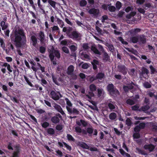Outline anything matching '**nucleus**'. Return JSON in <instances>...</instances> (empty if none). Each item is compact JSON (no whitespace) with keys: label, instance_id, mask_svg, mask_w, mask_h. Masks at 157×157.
Wrapping results in <instances>:
<instances>
[{"label":"nucleus","instance_id":"obj_29","mask_svg":"<svg viewBox=\"0 0 157 157\" xmlns=\"http://www.w3.org/2000/svg\"><path fill=\"white\" fill-rule=\"evenodd\" d=\"M0 25L2 27V30L6 29L7 27V25H6L5 22L3 21H1L0 23Z\"/></svg>","mask_w":157,"mask_h":157},{"label":"nucleus","instance_id":"obj_4","mask_svg":"<svg viewBox=\"0 0 157 157\" xmlns=\"http://www.w3.org/2000/svg\"><path fill=\"white\" fill-rule=\"evenodd\" d=\"M107 90L109 94L112 95H117L119 94L118 90L114 87L112 84H109L107 86Z\"/></svg>","mask_w":157,"mask_h":157},{"label":"nucleus","instance_id":"obj_17","mask_svg":"<svg viewBox=\"0 0 157 157\" xmlns=\"http://www.w3.org/2000/svg\"><path fill=\"white\" fill-rule=\"evenodd\" d=\"M134 85V84L132 82L128 85V86H124L123 89L125 92H127L128 91L129 89H132L133 87V86Z\"/></svg>","mask_w":157,"mask_h":157},{"label":"nucleus","instance_id":"obj_24","mask_svg":"<svg viewBox=\"0 0 157 157\" xmlns=\"http://www.w3.org/2000/svg\"><path fill=\"white\" fill-rule=\"evenodd\" d=\"M150 107L149 105H146L145 106L142 107L139 109V110L140 111H143L145 113L147 112L148 110L149 109Z\"/></svg>","mask_w":157,"mask_h":157},{"label":"nucleus","instance_id":"obj_16","mask_svg":"<svg viewBox=\"0 0 157 157\" xmlns=\"http://www.w3.org/2000/svg\"><path fill=\"white\" fill-rule=\"evenodd\" d=\"M31 40L32 41L33 45L35 47H36L37 43V40L36 36L31 35Z\"/></svg>","mask_w":157,"mask_h":157},{"label":"nucleus","instance_id":"obj_15","mask_svg":"<svg viewBox=\"0 0 157 157\" xmlns=\"http://www.w3.org/2000/svg\"><path fill=\"white\" fill-rule=\"evenodd\" d=\"M74 70V67L72 65L69 66L67 69V74L69 75H72Z\"/></svg>","mask_w":157,"mask_h":157},{"label":"nucleus","instance_id":"obj_40","mask_svg":"<svg viewBox=\"0 0 157 157\" xmlns=\"http://www.w3.org/2000/svg\"><path fill=\"white\" fill-rule=\"evenodd\" d=\"M136 150V152L139 154L144 155L146 154L145 152L144 151L142 150L139 148H137Z\"/></svg>","mask_w":157,"mask_h":157},{"label":"nucleus","instance_id":"obj_30","mask_svg":"<svg viewBox=\"0 0 157 157\" xmlns=\"http://www.w3.org/2000/svg\"><path fill=\"white\" fill-rule=\"evenodd\" d=\"M48 2L52 7L54 8H56V2L52 0H48Z\"/></svg>","mask_w":157,"mask_h":157},{"label":"nucleus","instance_id":"obj_33","mask_svg":"<svg viewBox=\"0 0 157 157\" xmlns=\"http://www.w3.org/2000/svg\"><path fill=\"white\" fill-rule=\"evenodd\" d=\"M108 106L111 110L115 109V105L113 102L109 103L108 104Z\"/></svg>","mask_w":157,"mask_h":157},{"label":"nucleus","instance_id":"obj_59","mask_svg":"<svg viewBox=\"0 0 157 157\" xmlns=\"http://www.w3.org/2000/svg\"><path fill=\"white\" fill-rule=\"evenodd\" d=\"M95 29L100 34H102V31L99 27H98L97 26H96L95 27Z\"/></svg>","mask_w":157,"mask_h":157},{"label":"nucleus","instance_id":"obj_18","mask_svg":"<svg viewBox=\"0 0 157 157\" xmlns=\"http://www.w3.org/2000/svg\"><path fill=\"white\" fill-rule=\"evenodd\" d=\"M91 50L95 54L100 55L101 53L97 48L95 45H93L91 48Z\"/></svg>","mask_w":157,"mask_h":157},{"label":"nucleus","instance_id":"obj_7","mask_svg":"<svg viewBox=\"0 0 157 157\" xmlns=\"http://www.w3.org/2000/svg\"><path fill=\"white\" fill-rule=\"evenodd\" d=\"M50 96L55 100H58L60 97H62V95L59 92H56L53 90L51 92Z\"/></svg>","mask_w":157,"mask_h":157},{"label":"nucleus","instance_id":"obj_6","mask_svg":"<svg viewBox=\"0 0 157 157\" xmlns=\"http://www.w3.org/2000/svg\"><path fill=\"white\" fill-rule=\"evenodd\" d=\"M54 55L57 58H60V54L59 51L58 50L53 49L52 51H50L49 54V57L51 61H52L54 58Z\"/></svg>","mask_w":157,"mask_h":157},{"label":"nucleus","instance_id":"obj_63","mask_svg":"<svg viewBox=\"0 0 157 157\" xmlns=\"http://www.w3.org/2000/svg\"><path fill=\"white\" fill-rule=\"evenodd\" d=\"M144 86L146 88H149L151 87V85L148 82H145L144 84Z\"/></svg>","mask_w":157,"mask_h":157},{"label":"nucleus","instance_id":"obj_5","mask_svg":"<svg viewBox=\"0 0 157 157\" xmlns=\"http://www.w3.org/2000/svg\"><path fill=\"white\" fill-rule=\"evenodd\" d=\"M82 35L76 31H73L69 35V37L75 40H79L81 39Z\"/></svg>","mask_w":157,"mask_h":157},{"label":"nucleus","instance_id":"obj_46","mask_svg":"<svg viewBox=\"0 0 157 157\" xmlns=\"http://www.w3.org/2000/svg\"><path fill=\"white\" fill-rule=\"evenodd\" d=\"M86 4L87 2L85 0H81L80 2V5L81 6H84L86 5Z\"/></svg>","mask_w":157,"mask_h":157},{"label":"nucleus","instance_id":"obj_51","mask_svg":"<svg viewBox=\"0 0 157 157\" xmlns=\"http://www.w3.org/2000/svg\"><path fill=\"white\" fill-rule=\"evenodd\" d=\"M79 145L82 147L85 148H87L88 147V146L85 143L83 142H81L79 144Z\"/></svg>","mask_w":157,"mask_h":157},{"label":"nucleus","instance_id":"obj_34","mask_svg":"<svg viewBox=\"0 0 157 157\" xmlns=\"http://www.w3.org/2000/svg\"><path fill=\"white\" fill-rule=\"evenodd\" d=\"M104 76V74L100 73H98L96 77L97 79H98L100 80H101Z\"/></svg>","mask_w":157,"mask_h":157},{"label":"nucleus","instance_id":"obj_25","mask_svg":"<svg viewBox=\"0 0 157 157\" xmlns=\"http://www.w3.org/2000/svg\"><path fill=\"white\" fill-rule=\"evenodd\" d=\"M117 114L114 113H112L109 115V117L110 120H111L115 121L117 118Z\"/></svg>","mask_w":157,"mask_h":157},{"label":"nucleus","instance_id":"obj_37","mask_svg":"<svg viewBox=\"0 0 157 157\" xmlns=\"http://www.w3.org/2000/svg\"><path fill=\"white\" fill-rule=\"evenodd\" d=\"M47 132L48 134L50 135H53L55 133V131L52 128H50L48 129Z\"/></svg>","mask_w":157,"mask_h":157},{"label":"nucleus","instance_id":"obj_42","mask_svg":"<svg viewBox=\"0 0 157 157\" xmlns=\"http://www.w3.org/2000/svg\"><path fill=\"white\" fill-rule=\"evenodd\" d=\"M24 78L26 82L29 86L32 87H33V85L32 84V83L29 81V78H27L25 76H24Z\"/></svg>","mask_w":157,"mask_h":157},{"label":"nucleus","instance_id":"obj_45","mask_svg":"<svg viewBox=\"0 0 157 157\" xmlns=\"http://www.w3.org/2000/svg\"><path fill=\"white\" fill-rule=\"evenodd\" d=\"M72 30V28L71 27H67V31L66 33V34L69 37V35H70L71 34V33H70V32Z\"/></svg>","mask_w":157,"mask_h":157},{"label":"nucleus","instance_id":"obj_13","mask_svg":"<svg viewBox=\"0 0 157 157\" xmlns=\"http://www.w3.org/2000/svg\"><path fill=\"white\" fill-rule=\"evenodd\" d=\"M54 107L58 112L60 113L62 115L65 116H66L65 113L63 111L60 105L57 104H55L54 106Z\"/></svg>","mask_w":157,"mask_h":157},{"label":"nucleus","instance_id":"obj_55","mask_svg":"<svg viewBox=\"0 0 157 157\" xmlns=\"http://www.w3.org/2000/svg\"><path fill=\"white\" fill-rule=\"evenodd\" d=\"M63 144H64V146L66 147L67 149L69 151H71V147L67 144L66 143L63 142Z\"/></svg>","mask_w":157,"mask_h":157},{"label":"nucleus","instance_id":"obj_38","mask_svg":"<svg viewBox=\"0 0 157 157\" xmlns=\"http://www.w3.org/2000/svg\"><path fill=\"white\" fill-rule=\"evenodd\" d=\"M0 43L1 47L2 48L3 50H5V44L3 39L2 38H0Z\"/></svg>","mask_w":157,"mask_h":157},{"label":"nucleus","instance_id":"obj_2","mask_svg":"<svg viewBox=\"0 0 157 157\" xmlns=\"http://www.w3.org/2000/svg\"><path fill=\"white\" fill-rule=\"evenodd\" d=\"M65 100L67 104L66 108L68 113L70 114H72L74 115L78 114L79 112L77 109L75 108H72L73 105L71 101L67 98H65Z\"/></svg>","mask_w":157,"mask_h":157},{"label":"nucleus","instance_id":"obj_32","mask_svg":"<svg viewBox=\"0 0 157 157\" xmlns=\"http://www.w3.org/2000/svg\"><path fill=\"white\" fill-rule=\"evenodd\" d=\"M57 21L60 27L62 28L63 27L64 25V23L62 20L58 18L57 19Z\"/></svg>","mask_w":157,"mask_h":157},{"label":"nucleus","instance_id":"obj_47","mask_svg":"<svg viewBox=\"0 0 157 157\" xmlns=\"http://www.w3.org/2000/svg\"><path fill=\"white\" fill-rule=\"evenodd\" d=\"M108 19V17L107 16L105 15L103 16L102 17L101 22L102 23H104L105 22V20Z\"/></svg>","mask_w":157,"mask_h":157},{"label":"nucleus","instance_id":"obj_49","mask_svg":"<svg viewBox=\"0 0 157 157\" xmlns=\"http://www.w3.org/2000/svg\"><path fill=\"white\" fill-rule=\"evenodd\" d=\"M62 51L66 53H68L69 52V49L66 47L64 46L62 48Z\"/></svg>","mask_w":157,"mask_h":157},{"label":"nucleus","instance_id":"obj_64","mask_svg":"<svg viewBox=\"0 0 157 157\" xmlns=\"http://www.w3.org/2000/svg\"><path fill=\"white\" fill-rule=\"evenodd\" d=\"M126 123L128 126H130L132 124L131 121L129 118H127L126 120Z\"/></svg>","mask_w":157,"mask_h":157},{"label":"nucleus","instance_id":"obj_23","mask_svg":"<svg viewBox=\"0 0 157 157\" xmlns=\"http://www.w3.org/2000/svg\"><path fill=\"white\" fill-rule=\"evenodd\" d=\"M15 147V151L13 153V156L11 157H18V154L19 152V147L18 146H16Z\"/></svg>","mask_w":157,"mask_h":157},{"label":"nucleus","instance_id":"obj_21","mask_svg":"<svg viewBox=\"0 0 157 157\" xmlns=\"http://www.w3.org/2000/svg\"><path fill=\"white\" fill-rule=\"evenodd\" d=\"M141 71H142V72L141 73V74L142 76L146 78V77H144V74H146V75L147 77V74L149 73V71L146 68L144 67H142V69H141Z\"/></svg>","mask_w":157,"mask_h":157},{"label":"nucleus","instance_id":"obj_50","mask_svg":"<svg viewBox=\"0 0 157 157\" xmlns=\"http://www.w3.org/2000/svg\"><path fill=\"white\" fill-rule=\"evenodd\" d=\"M75 131L78 133H81L82 132V130L81 128L78 127L77 126L75 128Z\"/></svg>","mask_w":157,"mask_h":157},{"label":"nucleus","instance_id":"obj_19","mask_svg":"<svg viewBox=\"0 0 157 157\" xmlns=\"http://www.w3.org/2000/svg\"><path fill=\"white\" fill-rule=\"evenodd\" d=\"M2 67H7V69L8 71L10 72H12L13 70H12V67H11L10 65L7 63H3V64L2 65Z\"/></svg>","mask_w":157,"mask_h":157},{"label":"nucleus","instance_id":"obj_8","mask_svg":"<svg viewBox=\"0 0 157 157\" xmlns=\"http://www.w3.org/2000/svg\"><path fill=\"white\" fill-rule=\"evenodd\" d=\"M88 12L91 14H92L93 16L95 17H98L100 14V10L99 9L92 8L90 9Z\"/></svg>","mask_w":157,"mask_h":157},{"label":"nucleus","instance_id":"obj_27","mask_svg":"<svg viewBox=\"0 0 157 157\" xmlns=\"http://www.w3.org/2000/svg\"><path fill=\"white\" fill-rule=\"evenodd\" d=\"M141 30L139 28L133 29L131 30L129 32L131 34H136L139 32H140V31Z\"/></svg>","mask_w":157,"mask_h":157},{"label":"nucleus","instance_id":"obj_14","mask_svg":"<svg viewBox=\"0 0 157 157\" xmlns=\"http://www.w3.org/2000/svg\"><path fill=\"white\" fill-rule=\"evenodd\" d=\"M118 70L122 73L123 74H125L127 72V69L124 65H119L118 66Z\"/></svg>","mask_w":157,"mask_h":157},{"label":"nucleus","instance_id":"obj_52","mask_svg":"<svg viewBox=\"0 0 157 157\" xmlns=\"http://www.w3.org/2000/svg\"><path fill=\"white\" fill-rule=\"evenodd\" d=\"M99 50L102 52V53L105 52L104 48L103 46L100 44H98L97 46Z\"/></svg>","mask_w":157,"mask_h":157},{"label":"nucleus","instance_id":"obj_60","mask_svg":"<svg viewBox=\"0 0 157 157\" xmlns=\"http://www.w3.org/2000/svg\"><path fill=\"white\" fill-rule=\"evenodd\" d=\"M133 137L135 138H139L140 137V135L138 132H136L133 134Z\"/></svg>","mask_w":157,"mask_h":157},{"label":"nucleus","instance_id":"obj_3","mask_svg":"<svg viewBox=\"0 0 157 157\" xmlns=\"http://www.w3.org/2000/svg\"><path fill=\"white\" fill-rule=\"evenodd\" d=\"M89 89L90 91L88 92V94H85L83 95L85 98L88 99H91V98L94 96V94L93 92L96 90L97 88L96 86L94 84H91L89 86Z\"/></svg>","mask_w":157,"mask_h":157},{"label":"nucleus","instance_id":"obj_54","mask_svg":"<svg viewBox=\"0 0 157 157\" xmlns=\"http://www.w3.org/2000/svg\"><path fill=\"white\" fill-rule=\"evenodd\" d=\"M118 40L120 41L123 44H128L127 42L126 41H124V39L121 37H118Z\"/></svg>","mask_w":157,"mask_h":157},{"label":"nucleus","instance_id":"obj_10","mask_svg":"<svg viewBox=\"0 0 157 157\" xmlns=\"http://www.w3.org/2000/svg\"><path fill=\"white\" fill-rule=\"evenodd\" d=\"M87 132L90 135L92 134L93 133L94 135L97 136L98 134L97 131L96 129H94L92 127H88L86 128Z\"/></svg>","mask_w":157,"mask_h":157},{"label":"nucleus","instance_id":"obj_43","mask_svg":"<svg viewBox=\"0 0 157 157\" xmlns=\"http://www.w3.org/2000/svg\"><path fill=\"white\" fill-rule=\"evenodd\" d=\"M98 95L99 97H100L102 94H104V91L103 89H98Z\"/></svg>","mask_w":157,"mask_h":157},{"label":"nucleus","instance_id":"obj_26","mask_svg":"<svg viewBox=\"0 0 157 157\" xmlns=\"http://www.w3.org/2000/svg\"><path fill=\"white\" fill-rule=\"evenodd\" d=\"M131 41L134 43L138 42V36H135L130 37Z\"/></svg>","mask_w":157,"mask_h":157},{"label":"nucleus","instance_id":"obj_56","mask_svg":"<svg viewBox=\"0 0 157 157\" xmlns=\"http://www.w3.org/2000/svg\"><path fill=\"white\" fill-rule=\"evenodd\" d=\"M121 6V3L119 1H117L116 3V6L117 8L119 9Z\"/></svg>","mask_w":157,"mask_h":157},{"label":"nucleus","instance_id":"obj_31","mask_svg":"<svg viewBox=\"0 0 157 157\" xmlns=\"http://www.w3.org/2000/svg\"><path fill=\"white\" fill-rule=\"evenodd\" d=\"M119 151L120 153L123 155L127 157H130V156L128 154L126 153L122 149H120Z\"/></svg>","mask_w":157,"mask_h":157},{"label":"nucleus","instance_id":"obj_57","mask_svg":"<svg viewBox=\"0 0 157 157\" xmlns=\"http://www.w3.org/2000/svg\"><path fill=\"white\" fill-rule=\"evenodd\" d=\"M45 51V47L41 46L40 48V52L42 53H44Z\"/></svg>","mask_w":157,"mask_h":157},{"label":"nucleus","instance_id":"obj_28","mask_svg":"<svg viewBox=\"0 0 157 157\" xmlns=\"http://www.w3.org/2000/svg\"><path fill=\"white\" fill-rule=\"evenodd\" d=\"M103 60H105V61H107L108 60L109 57L108 55V54L105 52H103Z\"/></svg>","mask_w":157,"mask_h":157},{"label":"nucleus","instance_id":"obj_1","mask_svg":"<svg viewBox=\"0 0 157 157\" xmlns=\"http://www.w3.org/2000/svg\"><path fill=\"white\" fill-rule=\"evenodd\" d=\"M15 42L17 47H20L25 44L26 40L23 30L21 29H16L15 32Z\"/></svg>","mask_w":157,"mask_h":157},{"label":"nucleus","instance_id":"obj_61","mask_svg":"<svg viewBox=\"0 0 157 157\" xmlns=\"http://www.w3.org/2000/svg\"><path fill=\"white\" fill-rule=\"evenodd\" d=\"M109 6V4L107 5L105 4L102 5L101 7L104 10H107L108 9V7Z\"/></svg>","mask_w":157,"mask_h":157},{"label":"nucleus","instance_id":"obj_11","mask_svg":"<svg viewBox=\"0 0 157 157\" xmlns=\"http://www.w3.org/2000/svg\"><path fill=\"white\" fill-rule=\"evenodd\" d=\"M147 38L143 35L138 36V42L140 44H144L146 41Z\"/></svg>","mask_w":157,"mask_h":157},{"label":"nucleus","instance_id":"obj_35","mask_svg":"<svg viewBox=\"0 0 157 157\" xmlns=\"http://www.w3.org/2000/svg\"><path fill=\"white\" fill-rule=\"evenodd\" d=\"M108 9L109 11L111 12H113L115 11L116 8L115 6L109 5Z\"/></svg>","mask_w":157,"mask_h":157},{"label":"nucleus","instance_id":"obj_48","mask_svg":"<svg viewBox=\"0 0 157 157\" xmlns=\"http://www.w3.org/2000/svg\"><path fill=\"white\" fill-rule=\"evenodd\" d=\"M149 68L151 71V74H154L156 72L155 69V68L152 65H151L149 67Z\"/></svg>","mask_w":157,"mask_h":157},{"label":"nucleus","instance_id":"obj_39","mask_svg":"<svg viewBox=\"0 0 157 157\" xmlns=\"http://www.w3.org/2000/svg\"><path fill=\"white\" fill-rule=\"evenodd\" d=\"M67 137L68 140L74 142L75 141V139L70 134H67Z\"/></svg>","mask_w":157,"mask_h":157},{"label":"nucleus","instance_id":"obj_36","mask_svg":"<svg viewBox=\"0 0 157 157\" xmlns=\"http://www.w3.org/2000/svg\"><path fill=\"white\" fill-rule=\"evenodd\" d=\"M71 52H75L77 49V47L76 46L74 45H71L69 47Z\"/></svg>","mask_w":157,"mask_h":157},{"label":"nucleus","instance_id":"obj_12","mask_svg":"<svg viewBox=\"0 0 157 157\" xmlns=\"http://www.w3.org/2000/svg\"><path fill=\"white\" fill-rule=\"evenodd\" d=\"M145 126L144 123H140L139 125L136 126L134 128V131L136 132H139L141 129L144 128Z\"/></svg>","mask_w":157,"mask_h":157},{"label":"nucleus","instance_id":"obj_62","mask_svg":"<svg viewBox=\"0 0 157 157\" xmlns=\"http://www.w3.org/2000/svg\"><path fill=\"white\" fill-rule=\"evenodd\" d=\"M49 123L47 122H44L42 124V126L44 128H46L47 127L49 126Z\"/></svg>","mask_w":157,"mask_h":157},{"label":"nucleus","instance_id":"obj_53","mask_svg":"<svg viewBox=\"0 0 157 157\" xmlns=\"http://www.w3.org/2000/svg\"><path fill=\"white\" fill-rule=\"evenodd\" d=\"M127 103L128 104L130 105H133L134 103L135 102L134 101L130 99H128L127 100Z\"/></svg>","mask_w":157,"mask_h":157},{"label":"nucleus","instance_id":"obj_44","mask_svg":"<svg viewBox=\"0 0 157 157\" xmlns=\"http://www.w3.org/2000/svg\"><path fill=\"white\" fill-rule=\"evenodd\" d=\"M82 57L84 58L85 59H90V56L87 54L85 53H82Z\"/></svg>","mask_w":157,"mask_h":157},{"label":"nucleus","instance_id":"obj_41","mask_svg":"<svg viewBox=\"0 0 157 157\" xmlns=\"http://www.w3.org/2000/svg\"><path fill=\"white\" fill-rule=\"evenodd\" d=\"M136 14V13L134 12H133L131 13L130 14L127 15L126 16L127 18L129 19L131 18L132 17L134 16Z\"/></svg>","mask_w":157,"mask_h":157},{"label":"nucleus","instance_id":"obj_20","mask_svg":"<svg viewBox=\"0 0 157 157\" xmlns=\"http://www.w3.org/2000/svg\"><path fill=\"white\" fill-rule=\"evenodd\" d=\"M144 148L146 150H148L150 151H151L154 149L155 146L151 144L145 145L144 146Z\"/></svg>","mask_w":157,"mask_h":157},{"label":"nucleus","instance_id":"obj_9","mask_svg":"<svg viewBox=\"0 0 157 157\" xmlns=\"http://www.w3.org/2000/svg\"><path fill=\"white\" fill-rule=\"evenodd\" d=\"M38 36L39 37V39L40 40V43L42 44H44L46 40L44 33L42 31H40L39 33Z\"/></svg>","mask_w":157,"mask_h":157},{"label":"nucleus","instance_id":"obj_22","mask_svg":"<svg viewBox=\"0 0 157 157\" xmlns=\"http://www.w3.org/2000/svg\"><path fill=\"white\" fill-rule=\"evenodd\" d=\"M51 120L52 123L56 124L59 123L60 120L57 116H55L52 117Z\"/></svg>","mask_w":157,"mask_h":157},{"label":"nucleus","instance_id":"obj_58","mask_svg":"<svg viewBox=\"0 0 157 157\" xmlns=\"http://www.w3.org/2000/svg\"><path fill=\"white\" fill-rule=\"evenodd\" d=\"M109 50L112 52H113L114 51V47L111 44H109L107 46Z\"/></svg>","mask_w":157,"mask_h":157}]
</instances>
